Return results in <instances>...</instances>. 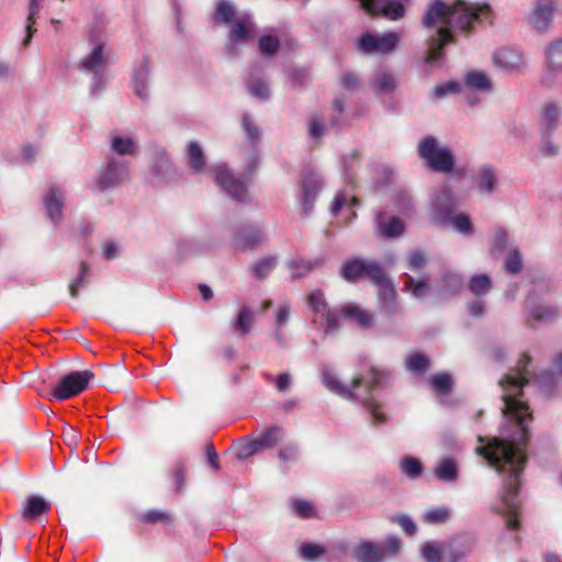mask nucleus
Returning a JSON list of instances; mask_svg holds the SVG:
<instances>
[{"label": "nucleus", "instance_id": "obj_1", "mask_svg": "<svg viewBox=\"0 0 562 562\" xmlns=\"http://www.w3.org/2000/svg\"><path fill=\"white\" fill-rule=\"evenodd\" d=\"M530 362V357L522 355L517 369L499 381L504 402L502 412L514 423V434L509 436L503 434V438L494 437L488 440L482 436L477 438L482 445L476 448V452L483 456L498 473L507 474L499 501L494 505V509L505 517L506 527L509 529H518L519 527L518 512L520 503L518 490L520 475L527 461L526 448L529 440L525 420L531 417L529 407L521 400V396L522 387L528 383L527 368Z\"/></svg>", "mask_w": 562, "mask_h": 562}, {"label": "nucleus", "instance_id": "obj_2", "mask_svg": "<svg viewBox=\"0 0 562 562\" xmlns=\"http://www.w3.org/2000/svg\"><path fill=\"white\" fill-rule=\"evenodd\" d=\"M491 16L488 4H470L464 0H457L453 5L441 1L429 4L424 16V25L431 30L429 34V49L425 57L427 64L441 58V49L452 38V29L468 30L474 22H483Z\"/></svg>", "mask_w": 562, "mask_h": 562}, {"label": "nucleus", "instance_id": "obj_3", "mask_svg": "<svg viewBox=\"0 0 562 562\" xmlns=\"http://www.w3.org/2000/svg\"><path fill=\"white\" fill-rule=\"evenodd\" d=\"M384 374L371 369L369 376H357L352 380L350 386L342 384L335 373L327 367L322 368L323 384L333 393L346 400L359 401L370 413L375 424L386 422V416L382 412V406L372 394L375 386L383 384Z\"/></svg>", "mask_w": 562, "mask_h": 562}, {"label": "nucleus", "instance_id": "obj_4", "mask_svg": "<svg viewBox=\"0 0 562 562\" xmlns=\"http://www.w3.org/2000/svg\"><path fill=\"white\" fill-rule=\"evenodd\" d=\"M307 304L313 311V323L319 326L325 335L338 330L340 318L350 319L362 328H368L373 323V315L355 304L342 306L339 311L329 310L323 292L318 290L308 295Z\"/></svg>", "mask_w": 562, "mask_h": 562}, {"label": "nucleus", "instance_id": "obj_5", "mask_svg": "<svg viewBox=\"0 0 562 562\" xmlns=\"http://www.w3.org/2000/svg\"><path fill=\"white\" fill-rule=\"evenodd\" d=\"M214 22L231 25L228 49L235 52V46L248 43L255 35V24L248 14H237L235 8L225 0L217 3Z\"/></svg>", "mask_w": 562, "mask_h": 562}, {"label": "nucleus", "instance_id": "obj_6", "mask_svg": "<svg viewBox=\"0 0 562 562\" xmlns=\"http://www.w3.org/2000/svg\"><path fill=\"white\" fill-rule=\"evenodd\" d=\"M419 157L434 171L449 173L454 167L452 151L434 136L424 137L417 147Z\"/></svg>", "mask_w": 562, "mask_h": 562}, {"label": "nucleus", "instance_id": "obj_7", "mask_svg": "<svg viewBox=\"0 0 562 562\" xmlns=\"http://www.w3.org/2000/svg\"><path fill=\"white\" fill-rule=\"evenodd\" d=\"M94 374L90 370L72 371L63 376L53 390V396L58 401L74 397L85 391Z\"/></svg>", "mask_w": 562, "mask_h": 562}, {"label": "nucleus", "instance_id": "obj_8", "mask_svg": "<svg viewBox=\"0 0 562 562\" xmlns=\"http://www.w3.org/2000/svg\"><path fill=\"white\" fill-rule=\"evenodd\" d=\"M283 432L280 427L272 426L252 439H245L237 448L238 459H247L274 447L281 439Z\"/></svg>", "mask_w": 562, "mask_h": 562}, {"label": "nucleus", "instance_id": "obj_9", "mask_svg": "<svg viewBox=\"0 0 562 562\" xmlns=\"http://www.w3.org/2000/svg\"><path fill=\"white\" fill-rule=\"evenodd\" d=\"M110 60V55L105 50V45L103 42H94L92 44L91 50L81 58L78 68L83 71L92 72L94 75L93 78V87L92 92L95 93L98 89H101V78L99 74L103 71Z\"/></svg>", "mask_w": 562, "mask_h": 562}, {"label": "nucleus", "instance_id": "obj_10", "mask_svg": "<svg viewBox=\"0 0 562 562\" xmlns=\"http://www.w3.org/2000/svg\"><path fill=\"white\" fill-rule=\"evenodd\" d=\"M215 183L223 189V191L232 199L246 202L248 201L249 193L244 180L237 179L226 165L221 164L214 167Z\"/></svg>", "mask_w": 562, "mask_h": 562}, {"label": "nucleus", "instance_id": "obj_11", "mask_svg": "<svg viewBox=\"0 0 562 562\" xmlns=\"http://www.w3.org/2000/svg\"><path fill=\"white\" fill-rule=\"evenodd\" d=\"M341 277L347 281H355L362 277H368L375 283L383 281V270L373 261H366L362 259H351L344 262L340 269Z\"/></svg>", "mask_w": 562, "mask_h": 562}, {"label": "nucleus", "instance_id": "obj_12", "mask_svg": "<svg viewBox=\"0 0 562 562\" xmlns=\"http://www.w3.org/2000/svg\"><path fill=\"white\" fill-rule=\"evenodd\" d=\"M442 196L446 200V205L441 207L437 204V207H439L437 211V223L442 226L450 224L456 232L471 236L474 229L470 216L463 213L454 214L453 211L451 212V203L448 194L446 193Z\"/></svg>", "mask_w": 562, "mask_h": 562}, {"label": "nucleus", "instance_id": "obj_13", "mask_svg": "<svg viewBox=\"0 0 562 562\" xmlns=\"http://www.w3.org/2000/svg\"><path fill=\"white\" fill-rule=\"evenodd\" d=\"M400 42V34L394 32L375 35L364 33L359 40V47L368 54H387L395 49Z\"/></svg>", "mask_w": 562, "mask_h": 562}, {"label": "nucleus", "instance_id": "obj_14", "mask_svg": "<svg viewBox=\"0 0 562 562\" xmlns=\"http://www.w3.org/2000/svg\"><path fill=\"white\" fill-rule=\"evenodd\" d=\"M560 117V110L555 104L548 103L542 112L540 119V128L542 137L541 150L547 156H553L558 153V146H555L550 139L551 131L558 125Z\"/></svg>", "mask_w": 562, "mask_h": 562}, {"label": "nucleus", "instance_id": "obj_15", "mask_svg": "<svg viewBox=\"0 0 562 562\" xmlns=\"http://www.w3.org/2000/svg\"><path fill=\"white\" fill-rule=\"evenodd\" d=\"M361 8L372 15L382 14L390 20L404 15V4L408 0H358Z\"/></svg>", "mask_w": 562, "mask_h": 562}, {"label": "nucleus", "instance_id": "obj_16", "mask_svg": "<svg viewBox=\"0 0 562 562\" xmlns=\"http://www.w3.org/2000/svg\"><path fill=\"white\" fill-rule=\"evenodd\" d=\"M130 177L128 165L124 160L111 159L100 173L98 186L102 190L112 189Z\"/></svg>", "mask_w": 562, "mask_h": 562}, {"label": "nucleus", "instance_id": "obj_17", "mask_svg": "<svg viewBox=\"0 0 562 562\" xmlns=\"http://www.w3.org/2000/svg\"><path fill=\"white\" fill-rule=\"evenodd\" d=\"M359 205V201L353 194V186L350 188L338 191L335 194L334 201L330 206V213L334 216L339 214L344 215V224H348L356 217L353 207Z\"/></svg>", "mask_w": 562, "mask_h": 562}, {"label": "nucleus", "instance_id": "obj_18", "mask_svg": "<svg viewBox=\"0 0 562 562\" xmlns=\"http://www.w3.org/2000/svg\"><path fill=\"white\" fill-rule=\"evenodd\" d=\"M554 0H538L530 16V25L539 32L548 30L553 20Z\"/></svg>", "mask_w": 562, "mask_h": 562}, {"label": "nucleus", "instance_id": "obj_19", "mask_svg": "<svg viewBox=\"0 0 562 562\" xmlns=\"http://www.w3.org/2000/svg\"><path fill=\"white\" fill-rule=\"evenodd\" d=\"M379 293V311L386 317H391L398 311V304L396 302L395 290L391 284L390 280L383 274V281L375 283Z\"/></svg>", "mask_w": 562, "mask_h": 562}, {"label": "nucleus", "instance_id": "obj_20", "mask_svg": "<svg viewBox=\"0 0 562 562\" xmlns=\"http://www.w3.org/2000/svg\"><path fill=\"white\" fill-rule=\"evenodd\" d=\"M266 239L260 225H248L240 228L234 236V245L240 249L254 248Z\"/></svg>", "mask_w": 562, "mask_h": 562}, {"label": "nucleus", "instance_id": "obj_21", "mask_svg": "<svg viewBox=\"0 0 562 562\" xmlns=\"http://www.w3.org/2000/svg\"><path fill=\"white\" fill-rule=\"evenodd\" d=\"M494 65L507 72L519 70L524 64L521 54L513 48H501L493 55Z\"/></svg>", "mask_w": 562, "mask_h": 562}, {"label": "nucleus", "instance_id": "obj_22", "mask_svg": "<svg viewBox=\"0 0 562 562\" xmlns=\"http://www.w3.org/2000/svg\"><path fill=\"white\" fill-rule=\"evenodd\" d=\"M322 187L323 182L318 173L308 172L304 176L302 182V207L304 212H308L312 209L313 202Z\"/></svg>", "mask_w": 562, "mask_h": 562}, {"label": "nucleus", "instance_id": "obj_23", "mask_svg": "<svg viewBox=\"0 0 562 562\" xmlns=\"http://www.w3.org/2000/svg\"><path fill=\"white\" fill-rule=\"evenodd\" d=\"M527 311L529 319L537 322H550L558 315L557 306L543 302H537L533 296H529L527 300Z\"/></svg>", "mask_w": 562, "mask_h": 562}, {"label": "nucleus", "instance_id": "obj_24", "mask_svg": "<svg viewBox=\"0 0 562 562\" xmlns=\"http://www.w3.org/2000/svg\"><path fill=\"white\" fill-rule=\"evenodd\" d=\"M46 212L52 222L58 223L61 218L64 193L57 187H50L44 196Z\"/></svg>", "mask_w": 562, "mask_h": 562}, {"label": "nucleus", "instance_id": "obj_25", "mask_svg": "<svg viewBox=\"0 0 562 562\" xmlns=\"http://www.w3.org/2000/svg\"><path fill=\"white\" fill-rule=\"evenodd\" d=\"M355 557L359 562H381L384 558V550L371 541H361L355 547Z\"/></svg>", "mask_w": 562, "mask_h": 562}, {"label": "nucleus", "instance_id": "obj_26", "mask_svg": "<svg viewBox=\"0 0 562 562\" xmlns=\"http://www.w3.org/2000/svg\"><path fill=\"white\" fill-rule=\"evenodd\" d=\"M434 475L442 482H456L459 476V467L457 461L452 458H442L435 465Z\"/></svg>", "mask_w": 562, "mask_h": 562}, {"label": "nucleus", "instance_id": "obj_27", "mask_svg": "<svg viewBox=\"0 0 562 562\" xmlns=\"http://www.w3.org/2000/svg\"><path fill=\"white\" fill-rule=\"evenodd\" d=\"M324 262L325 257L318 256L312 259L292 260L288 263V267L289 270L291 271L292 278L297 279L306 276L312 270L323 266Z\"/></svg>", "mask_w": 562, "mask_h": 562}, {"label": "nucleus", "instance_id": "obj_28", "mask_svg": "<svg viewBox=\"0 0 562 562\" xmlns=\"http://www.w3.org/2000/svg\"><path fill=\"white\" fill-rule=\"evenodd\" d=\"M290 316H291V304L290 303L284 302L277 307L276 315H274L273 338L281 346H283L285 344V338L282 333V329H283V327H285L289 324Z\"/></svg>", "mask_w": 562, "mask_h": 562}, {"label": "nucleus", "instance_id": "obj_29", "mask_svg": "<svg viewBox=\"0 0 562 562\" xmlns=\"http://www.w3.org/2000/svg\"><path fill=\"white\" fill-rule=\"evenodd\" d=\"M370 85L376 93H391L396 88V80L391 72L379 69L372 76Z\"/></svg>", "mask_w": 562, "mask_h": 562}, {"label": "nucleus", "instance_id": "obj_30", "mask_svg": "<svg viewBox=\"0 0 562 562\" xmlns=\"http://www.w3.org/2000/svg\"><path fill=\"white\" fill-rule=\"evenodd\" d=\"M463 281L459 273L446 271L441 277L439 294L442 297L457 293L462 288Z\"/></svg>", "mask_w": 562, "mask_h": 562}, {"label": "nucleus", "instance_id": "obj_31", "mask_svg": "<svg viewBox=\"0 0 562 562\" xmlns=\"http://www.w3.org/2000/svg\"><path fill=\"white\" fill-rule=\"evenodd\" d=\"M376 225L380 233L385 237H397L404 232V224L396 217L384 220L382 214L378 215Z\"/></svg>", "mask_w": 562, "mask_h": 562}, {"label": "nucleus", "instance_id": "obj_32", "mask_svg": "<svg viewBox=\"0 0 562 562\" xmlns=\"http://www.w3.org/2000/svg\"><path fill=\"white\" fill-rule=\"evenodd\" d=\"M49 509V504L41 496L33 495L26 499L22 516L24 519H34Z\"/></svg>", "mask_w": 562, "mask_h": 562}, {"label": "nucleus", "instance_id": "obj_33", "mask_svg": "<svg viewBox=\"0 0 562 562\" xmlns=\"http://www.w3.org/2000/svg\"><path fill=\"white\" fill-rule=\"evenodd\" d=\"M188 164L194 172H202L205 158L201 146L196 142H190L187 148Z\"/></svg>", "mask_w": 562, "mask_h": 562}, {"label": "nucleus", "instance_id": "obj_34", "mask_svg": "<svg viewBox=\"0 0 562 562\" xmlns=\"http://www.w3.org/2000/svg\"><path fill=\"white\" fill-rule=\"evenodd\" d=\"M468 288L473 295L481 297L492 289V280L485 273L474 274L469 280Z\"/></svg>", "mask_w": 562, "mask_h": 562}, {"label": "nucleus", "instance_id": "obj_35", "mask_svg": "<svg viewBox=\"0 0 562 562\" xmlns=\"http://www.w3.org/2000/svg\"><path fill=\"white\" fill-rule=\"evenodd\" d=\"M550 72L562 71V40L553 42L546 52Z\"/></svg>", "mask_w": 562, "mask_h": 562}, {"label": "nucleus", "instance_id": "obj_36", "mask_svg": "<svg viewBox=\"0 0 562 562\" xmlns=\"http://www.w3.org/2000/svg\"><path fill=\"white\" fill-rule=\"evenodd\" d=\"M497 178L492 167H481L477 175V183L481 192L492 193L496 187Z\"/></svg>", "mask_w": 562, "mask_h": 562}, {"label": "nucleus", "instance_id": "obj_37", "mask_svg": "<svg viewBox=\"0 0 562 562\" xmlns=\"http://www.w3.org/2000/svg\"><path fill=\"white\" fill-rule=\"evenodd\" d=\"M255 322V313L248 306H243L234 321V328L241 335L250 331Z\"/></svg>", "mask_w": 562, "mask_h": 562}, {"label": "nucleus", "instance_id": "obj_38", "mask_svg": "<svg viewBox=\"0 0 562 562\" xmlns=\"http://www.w3.org/2000/svg\"><path fill=\"white\" fill-rule=\"evenodd\" d=\"M404 290L409 291L416 299H423L430 291V286L426 281H416L413 277L406 274L404 278Z\"/></svg>", "mask_w": 562, "mask_h": 562}, {"label": "nucleus", "instance_id": "obj_39", "mask_svg": "<svg viewBox=\"0 0 562 562\" xmlns=\"http://www.w3.org/2000/svg\"><path fill=\"white\" fill-rule=\"evenodd\" d=\"M202 252V246L194 239H182L177 244V255L179 259H187Z\"/></svg>", "mask_w": 562, "mask_h": 562}, {"label": "nucleus", "instance_id": "obj_40", "mask_svg": "<svg viewBox=\"0 0 562 562\" xmlns=\"http://www.w3.org/2000/svg\"><path fill=\"white\" fill-rule=\"evenodd\" d=\"M400 469L409 479H417L423 472V464L417 458L406 456L401 460Z\"/></svg>", "mask_w": 562, "mask_h": 562}, {"label": "nucleus", "instance_id": "obj_41", "mask_svg": "<svg viewBox=\"0 0 562 562\" xmlns=\"http://www.w3.org/2000/svg\"><path fill=\"white\" fill-rule=\"evenodd\" d=\"M277 262L278 260L273 256L265 257L251 266V271L258 279H265L276 268Z\"/></svg>", "mask_w": 562, "mask_h": 562}, {"label": "nucleus", "instance_id": "obj_42", "mask_svg": "<svg viewBox=\"0 0 562 562\" xmlns=\"http://www.w3.org/2000/svg\"><path fill=\"white\" fill-rule=\"evenodd\" d=\"M465 83L470 89L488 91L491 89V81L488 77L480 71H472L467 75Z\"/></svg>", "mask_w": 562, "mask_h": 562}, {"label": "nucleus", "instance_id": "obj_43", "mask_svg": "<svg viewBox=\"0 0 562 562\" xmlns=\"http://www.w3.org/2000/svg\"><path fill=\"white\" fill-rule=\"evenodd\" d=\"M451 516V509L446 506L430 508L423 514L424 521L428 524H443Z\"/></svg>", "mask_w": 562, "mask_h": 562}, {"label": "nucleus", "instance_id": "obj_44", "mask_svg": "<svg viewBox=\"0 0 562 562\" xmlns=\"http://www.w3.org/2000/svg\"><path fill=\"white\" fill-rule=\"evenodd\" d=\"M111 148L120 155H132L135 153L136 143L131 137L113 136Z\"/></svg>", "mask_w": 562, "mask_h": 562}, {"label": "nucleus", "instance_id": "obj_45", "mask_svg": "<svg viewBox=\"0 0 562 562\" xmlns=\"http://www.w3.org/2000/svg\"><path fill=\"white\" fill-rule=\"evenodd\" d=\"M42 2H43V0H31L30 1L27 24H26L27 35H26L25 40L23 41V44L25 46L29 45V43L33 36V33L36 31L33 27V24L35 23V18L38 15V13L42 9Z\"/></svg>", "mask_w": 562, "mask_h": 562}, {"label": "nucleus", "instance_id": "obj_46", "mask_svg": "<svg viewBox=\"0 0 562 562\" xmlns=\"http://www.w3.org/2000/svg\"><path fill=\"white\" fill-rule=\"evenodd\" d=\"M89 267L85 261L80 262L78 276L69 284V292L72 297L78 296L79 291L88 281Z\"/></svg>", "mask_w": 562, "mask_h": 562}, {"label": "nucleus", "instance_id": "obj_47", "mask_svg": "<svg viewBox=\"0 0 562 562\" xmlns=\"http://www.w3.org/2000/svg\"><path fill=\"white\" fill-rule=\"evenodd\" d=\"M430 384L436 393L446 395L450 392L452 380L449 374L439 373L431 376Z\"/></svg>", "mask_w": 562, "mask_h": 562}, {"label": "nucleus", "instance_id": "obj_48", "mask_svg": "<svg viewBox=\"0 0 562 562\" xmlns=\"http://www.w3.org/2000/svg\"><path fill=\"white\" fill-rule=\"evenodd\" d=\"M247 86H248L249 93L258 99L267 100L270 95V90H269L268 85L265 81H262L261 79H256V78L251 77L248 80Z\"/></svg>", "mask_w": 562, "mask_h": 562}, {"label": "nucleus", "instance_id": "obj_49", "mask_svg": "<svg viewBox=\"0 0 562 562\" xmlns=\"http://www.w3.org/2000/svg\"><path fill=\"white\" fill-rule=\"evenodd\" d=\"M446 193L448 194L450 203H451V212L454 209V201H453V196L451 194V191H450V189L448 187L445 186L440 190H438L432 195V198H431V211H432V216H434L436 222H437V211L439 209V207H436V206H438L437 204H439L441 207H443L446 205V200L442 196Z\"/></svg>", "mask_w": 562, "mask_h": 562}, {"label": "nucleus", "instance_id": "obj_50", "mask_svg": "<svg viewBox=\"0 0 562 562\" xmlns=\"http://www.w3.org/2000/svg\"><path fill=\"white\" fill-rule=\"evenodd\" d=\"M521 254L517 248H510L505 259V269L509 273H518L521 270Z\"/></svg>", "mask_w": 562, "mask_h": 562}, {"label": "nucleus", "instance_id": "obj_51", "mask_svg": "<svg viewBox=\"0 0 562 562\" xmlns=\"http://www.w3.org/2000/svg\"><path fill=\"white\" fill-rule=\"evenodd\" d=\"M422 555L426 562H439L441 557V546L437 542H426L422 547Z\"/></svg>", "mask_w": 562, "mask_h": 562}, {"label": "nucleus", "instance_id": "obj_52", "mask_svg": "<svg viewBox=\"0 0 562 562\" xmlns=\"http://www.w3.org/2000/svg\"><path fill=\"white\" fill-rule=\"evenodd\" d=\"M491 248L492 252H501L505 249V246L507 244V234L503 228H495L491 236Z\"/></svg>", "mask_w": 562, "mask_h": 562}, {"label": "nucleus", "instance_id": "obj_53", "mask_svg": "<svg viewBox=\"0 0 562 562\" xmlns=\"http://www.w3.org/2000/svg\"><path fill=\"white\" fill-rule=\"evenodd\" d=\"M280 43L277 37L265 35L259 40V49L262 55H274L279 49Z\"/></svg>", "mask_w": 562, "mask_h": 562}, {"label": "nucleus", "instance_id": "obj_54", "mask_svg": "<svg viewBox=\"0 0 562 562\" xmlns=\"http://www.w3.org/2000/svg\"><path fill=\"white\" fill-rule=\"evenodd\" d=\"M428 359L420 353H414L406 359V368L409 371L422 373L427 369Z\"/></svg>", "mask_w": 562, "mask_h": 562}, {"label": "nucleus", "instance_id": "obj_55", "mask_svg": "<svg viewBox=\"0 0 562 562\" xmlns=\"http://www.w3.org/2000/svg\"><path fill=\"white\" fill-rule=\"evenodd\" d=\"M302 559L306 561H314L325 553V549L322 546L314 543H305L300 549Z\"/></svg>", "mask_w": 562, "mask_h": 562}, {"label": "nucleus", "instance_id": "obj_56", "mask_svg": "<svg viewBox=\"0 0 562 562\" xmlns=\"http://www.w3.org/2000/svg\"><path fill=\"white\" fill-rule=\"evenodd\" d=\"M299 448L295 445H288L279 451V459L284 464H290L299 459Z\"/></svg>", "mask_w": 562, "mask_h": 562}, {"label": "nucleus", "instance_id": "obj_57", "mask_svg": "<svg viewBox=\"0 0 562 562\" xmlns=\"http://www.w3.org/2000/svg\"><path fill=\"white\" fill-rule=\"evenodd\" d=\"M243 128H244L249 142L254 143L259 139L260 132H259L258 127L255 125V123L252 122L250 115L247 113L244 114V116H243Z\"/></svg>", "mask_w": 562, "mask_h": 562}, {"label": "nucleus", "instance_id": "obj_58", "mask_svg": "<svg viewBox=\"0 0 562 562\" xmlns=\"http://www.w3.org/2000/svg\"><path fill=\"white\" fill-rule=\"evenodd\" d=\"M408 268L413 271H417L426 266L427 259L423 251L413 250L407 256Z\"/></svg>", "mask_w": 562, "mask_h": 562}, {"label": "nucleus", "instance_id": "obj_59", "mask_svg": "<svg viewBox=\"0 0 562 562\" xmlns=\"http://www.w3.org/2000/svg\"><path fill=\"white\" fill-rule=\"evenodd\" d=\"M149 78V64L146 58H143L139 65L134 69L133 82H148Z\"/></svg>", "mask_w": 562, "mask_h": 562}, {"label": "nucleus", "instance_id": "obj_60", "mask_svg": "<svg viewBox=\"0 0 562 562\" xmlns=\"http://www.w3.org/2000/svg\"><path fill=\"white\" fill-rule=\"evenodd\" d=\"M397 211L404 215H408L413 211L412 200L407 192H400L396 198Z\"/></svg>", "mask_w": 562, "mask_h": 562}, {"label": "nucleus", "instance_id": "obj_61", "mask_svg": "<svg viewBox=\"0 0 562 562\" xmlns=\"http://www.w3.org/2000/svg\"><path fill=\"white\" fill-rule=\"evenodd\" d=\"M293 509L297 515H300L303 518H310L313 516L314 513L312 503L306 501H295L293 503Z\"/></svg>", "mask_w": 562, "mask_h": 562}, {"label": "nucleus", "instance_id": "obj_62", "mask_svg": "<svg viewBox=\"0 0 562 562\" xmlns=\"http://www.w3.org/2000/svg\"><path fill=\"white\" fill-rule=\"evenodd\" d=\"M392 520L397 522L409 536H413L417 530L415 522L406 515L393 517Z\"/></svg>", "mask_w": 562, "mask_h": 562}, {"label": "nucleus", "instance_id": "obj_63", "mask_svg": "<svg viewBox=\"0 0 562 562\" xmlns=\"http://www.w3.org/2000/svg\"><path fill=\"white\" fill-rule=\"evenodd\" d=\"M459 85L450 81L443 85H439L434 89V95L436 98H443L449 93H454L458 91Z\"/></svg>", "mask_w": 562, "mask_h": 562}, {"label": "nucleus", "instance_id": "obj_64", "mask_svg": "<svg viewBox=\"0 0 562 562\" xmlns=\"http://www.w3.org/2000/svg\"><path fill=\"white\" fill-rule=\"evenodd\" d=\"M384 554H396L401 550V540L395 536H390L385 539L382 546Z\"/></svg>", "mask_w": 562, "mask_h": 562}]
</instances>
